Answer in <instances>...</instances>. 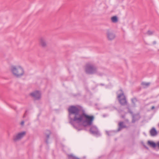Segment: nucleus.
Masks as SVG:
<instances>
[{"mask_svg": "<svg viewBox=\"0 0 159 159\" xmlns=\"http://www.w3.org/2000/svg\"><path fill=\"white\" fill-rule=\"evenodd\" d=\"M69 123L78 131L89 130L90 134L97 137L101 134L97 127L92 125L94 120L93 116L87 114L79 106L71 105L68 109Z\"/></svg>", "mask_w": 159, "mask_h": 159, "instance_id": "obj_1", "label": "nucleus"}, {"mask_svg": "<svg viewBox=\"0 0 159 159\" xmlns=\"http://www.w3.org/2000/svg\"><path fill=\"white\" fill-rule=\"evenodd\" d=\"M116 93L117 94V98L121 105H126L127 103V101L123 90L120 89L117 91Z\"/></svg>", "mask_w": 159, "mask_h": 159, "instance_id": "obj_2", "label": "nucleus"}, {"mask_svg": "<svg viewBox=\"0 0 159 159\" xmlns=\"http://www.w3.org/2000/svg\"><path fill=\"white\" fill-rule=\"evenodd\" d=\"M11 70L12 74L17 78L20 77L24 73L23 69L21 66L16 67L12 66Z\"/></svg>", "mask_w": 159, "mask_h": 159, "instance_id": "obj_3", "label": "nucleus"}, {"mask_svg": "<svg viewBox=\"0 0 159 159\" xmlns=\"http://www.w3.org/2000/svg\"><path fill=\"white\" fill-rule=\"evenodd\" d=\"M97 70V68L93 65L87 64L86 66L85 71L86 74H93L95 73Z\"/></svg>", "mask_w": 159, "mask_h": 159, "instance_id": "obj_4", "label": "nucleus"}, {"mask_svg": "<svg viewBox=\"0 0 159 159\" xmlns=\"http://www.w3.org/2000/svg\"><path fill=\"white\" fill-rule=\"evenodd\" d=\"M30 95L34 98V100H39L41 98V94L40 91L36 90L30 93Z\"/></svg>", "mask_w": 159, "mask_h": 159, "instance_id": "obj_5", "label": "nucleus"}, {"mask_svg": "<svg viewBox=\"0 0 159 159\" xmlns=\"http://www.w3.org/2000/svg\"><path fill=\"white\" fill-rule=\"evenodd\" d=\"M148 144L150 146V147L154 149H155L157 146L159 148V141L156 143L154 141L148 140Z\"/></svg>", "mask_w": 159, "mask_h": 159, "instance_id": "obj_6", "label": "nucleus"}, {"mask_svg": "<svg viewBox=\"0 0 159 159\" xmlns=\"http://www.w3.org/2000/svg\"><path fill=\"white\" fill-rule=\"evenodd\" d=\"M26 134L25 131L20 132L17 134L15 136L13 140L15 141H16L17 139H20L23 137Z\"/></svg>", "mask_w": 159, "mask_h": 159, "instance_id": "obj_7", "label": "nucleus"}, {"mask_svg": "<svg viewBox=\"0 0 159 159\" xmlns=\"http://www.w3.org/2000/svg\"><path fill=\"white\" fill-rule=\"evenodd\" d=\"M107 37L109 40H111L115 38V35L113 33L108 31L107 33Z\"/></svg>", "mask_w": 159, "mask_h": 159, "instance_id": "obj_8", "label": "nucleus"}, {"mask_svg": "<svg viewBox=\"0 0 159 159\" xmlns=\"http://www.w3.org/2000/svg\"><path fill=\"white\" fill-rule=\"evenodd\" d=\"M47 133H45V135H46V138L45 140V142L47 144H48V139L50 135L52 134V132L51 130L47 129L46 130Z\"/></svg>", "mask_w": 159, "mask_h": 159, "instance_id": "obj_9", "label": "nucleus"}, {"mask_svg": "<svg viewBox=\"0 0 159 159\" xmlns=\"http://www.w3.org/2000/svg\"><path fill=\"white\" fill-rule=\"evenodd\" d=\"M140 118V116L138 114L133 115L132 123H134L136 121L138 120Z\"/></svg>", "mask_w": 159, "mask_h": 159, "instance_id": "obj_10", "label": "nucleus"}, {"mask_svg": "<svg viewBox=\"0 0 159 159\" xmlns=\"http://www.w3.org/2000/svg\"><path fill=\"white\" fill-rule=\"evenodd\" d=\"M124 122L123 121H121L118 124V128L116 131V132L120 131L123 128H126V126L124 124Z\"/></svg>", "mask_w": 159, "mask_h": 159, "instance_id": "obj_11", "label": "nucleus"}, {"mask_svg": "<svg viewBox=\"0 0 159 159\" xmlns=\"http://www.w3.org/2000/svg\"><path fill=\"white\" fill-rule=\"evenodd\" d=\"M150 135L152 136H154L157 134V132L154 127H153L150 131Z\"/></svg>", "mask_w": 159, "mask_h": 159, "instance_id": "obj_12", "label": "nucleus"}, {"mask_svg": "<svg viewBox=\"0 0 159 159\" xmlns=\"http://www.w3.org/2000/svg\"><path fill=\"white\" fill-rule=\"evenodd\" d=\"M111 20L112 22L116 23L118 22V19L117 16H114L111 17Z\"/></svg>", "mask_w": 159, "mask_h": 159, "instance_id": "obj_13", "label": "nucleus"}, {"mask_svg": "<svg viewBox=\"0 0 159 159\" xmlns=\"http://www.w3.org/2000/svg\"><path fill=\"white\" fill-rule=\"evenodd\" d=\"M41 45L43 47H45L46 46V43L44 39L43 38H41L40 40Z\"/></svg>", "mask_w": 159, "mask_h": 159, "instance_id": "obj_14", "label": "nucleus"}, {"mask_svg": "<svg viewBox=\"0 0 159 159\" xmlns=\"http://www.w3.org/2000/svg\"><path fill=\"white\" fill-rule=\"evenodd\" d=\"M106 134L108 136H111L113 135L114 134L116 133V131H106Z\"/></svg>", "mask_w": 159, "mask_h": 159, "instance_id": "obj_15", "label": "nucleus"}, {"mask_svg": "<svg viewBox=\"0 0 159 159\" xmlns=\"http://www.w3.org/2000/svg\"><path fill=\"white\" fill-rule=\"evenodd\" d=\"M131 100L132 101V104L133 105L134 107H135L136 106L135 103L138 101L137 99L136 98L134 97L132 98Z\"/></svg>", "mask_w": 159, "mask_h": 159, "instance_id": "obj_16", "label": "nucleus"}, {"mask_svg": "<svg viewBox=\"0 0 159 159\" xmlns=\"http://www.w3.org/2000/svg\"><path fill=\"white\" fill-rule=\"evenodd\" d=\"M118 111L119 113H122V112L123 113V114H122L121 115V117L122 118L124 119L125 117V115H126V114L127 113L126 112L124 111L123 110H119Z\"/></svg>", "mask_w": 159, "mask_h": 159, "instance_id": "obj_17", "label": "nucleus"}, {"mask_svg": "<svg viewBox=\"0 0 159 159\" xmlns=\"http://www.w3.org/2000/svg\"><path fill=\"white\" fill-rule=\"evenodd\" d=\"M149 83H145L144 82H142L141 83V85L143 86L144 88H147L149 85Z\"/></svg>", "mask_w": 159, "mask_h": 159, "instance_id": "obj_18", "label": "nucleus"}, {"mask_svg": "<svg viewBox=\"0 0 159 159\" xmlns=\"http://www.w3.org/2000/svg\"><path fill=\"white\" fill-rule=\"evenodd\" d=\"M154 32L153 31H151L150 30H148V31L147 34L149 35H151L153 34Z\"/></svg>", "mask_w": 159, "mask_h": 159, "instance_id": "obj_19", "label": "nucleus"}, {"mask_svg": "<svg viewBox=\"0 0 159 159\" xmlns=\"http://www.w3.org/2000/svg\"><path fill=\"white\" fill-rule=\"evenodd\" d=\"M143 145L144 146V147L147 150H149V148L146 145H145L144 144H143Z\"/></svg>", "mask_w": 159, "mask_h": 159, "instance_id": "obj_20", "label": "nucleus"}, {"mask_svg": "<svg viewBox=\"0 0 159 159\" xmlns=\"http://www.w3.org/2000/svg\"><path fill=\"white\" fill-rule=\"evenodd\" d=\"M24 121H22L21 122V125H23V124H24Z\"/></svg>", "mask_w": 159, "mask_h": 159, "instance_id": "obj_21", "label": "nucleus"}, {"mask_svg": "<svg viewBox=\"0 0 159 159\" xmlns=\"http://www.w3.org/2000/svg\"><path fill=\"white\" fill-rule=\"evenodd\" d=\"M154 108H155V107H154V106H153L152 107V108H151V109H154Z\"/></svg>", "mask_w": 159, "mask_h": 159, "instance_id": "obj_22", "label": "nucleus"}, {"mask_svg": "<svg viewBox=\"0 0 159 159\" xmlns=\"http://www.w3.org/2000/svg\"><path fill=\"white\" fill-rule=\"evenodd\" d=\"M156 43V42L155 41H154L153 42V44H155Z\"/></svg>", "mask_w": 159, "mask_h": 159, "instance_id": "obj_23", "label": "nucleus"}, {"mask_svg": "<svg viewBox=\"0 0 159 159\" xmlns=\"http://www.w3.org/2000/svg\"><path fill=\"white\" fill-rule=\"evenodd\" d=\"M129 112L131 114H132L133 113V112L132 111H130Z\"/></svg>", "mask_w": 159, "mask_h": 159, "instance_id": "obj_24", "label": "nucleus"}]
</instances>
